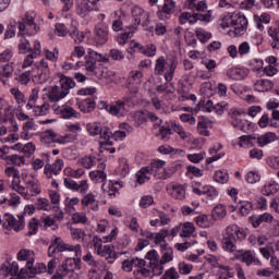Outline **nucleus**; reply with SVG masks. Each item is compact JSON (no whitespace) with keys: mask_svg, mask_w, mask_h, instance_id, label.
<instances>
[{"mask_svg":"<svg viewBox=\"0 0 279 279\" xmlns=\"http://www.w3.org/2000/svg\"><path fill=\"white\" fill-rule=\"evenodd\" d=\"M62 252H74L75 256H82V245H71L65 243L62 238L52 235L50 240V246L48 247V256L52 258L48 262L46 266V271L49 276L56 274V269L58 267V263L62 258Z\"/></svg>","mask_w":279,"mask_h":279,"instance_id":"1","label":"nucleus"},{"mask_svg":"<svg viewBox=\"0 0 279 279\" xmlns=\"http://www.w3.org/2000/svg\"><path fill=\"white\" fill-rule=\"evenodd\" d=\"M63 185L65 186V189H69V191H73L74 193H80V195H84V197L81 199L83 208H88L94 213H97V210H99V201H97V196L93 194V192L88 193V190L90 189L88 180L85 179L76 182L71 178H65L63 180Z\"/></svg>","mask_w":279,"mask_h":279,"instance_id":"2","label":"nucleus"},{"mask_svg":"<svg viewBox=\"0 0 279 279\" xmlns=\"http://www.w3.org/2000/svg\"><path fill=\"white\" fill-rule=\"evenodd\" d=\"M50 70L47 60L41 59L39 62H35L32 70L21 73L16 80L22 86H27L32 81L35 84H45L49 80Z\"/></svg>","mask_w":279,"mask_h":279,"instance_id":"3","label":"nucleus"},{"mask_svg":"<svg viewBox=\"0 0 279 279\" xmlns=\"http://www.w3.org/2000/svg\"><path fill=\"white\" fill-rule=\"evenodd\" d=\"M134 106L132 97L126 96L113 104L108 105V102H100V108L112 114L113 117H125L130 112V108Z\"/></svg>","mask_w":279,"mask_h":279,"instance_id":"4","label":"nucleus"},{"mask_svg":"<svg viewBox=\"0 0 279 279\" xmlns=\"http://www.w3.org/2000/svg\"><path fill=\"white\" fill-rule=\"evenodd\" d=\"M178 69V61H167L165 57H159L155 61V74L163 75L166 82H172L173 75Z\"/></svg>","mask_w":279,"mask_h":279,"instance_id":"5","label":"nucleus"},{"mask_svg":"<svg viewBox=\"0 0 279 279\" xmlns=\"http://www.w3.org/2000/svg\"><path fill=\"white\" fill-rule=\"evenodd\" d=\"M76 140L77 136L74 134L57 135L53 130H48L40 134V143H43V145H53V143L66 145L69 143H74Z\"/></svg>","mask_w":279,"mask_h":279,"instance_id":"6","label":"nucleus"},{"mask_svg":"<svg viewBox=\"0 0 279 279\" xmlns=\"http://www.w3.org/2000/svg\"><path fill=\"white\" fill-rule=\"evenodd\" d=\"M99 0H76L75 12L81 19H88L90 12H99Z\"/></svg>","mask_w":279,"mask_h":279,"instance_id":"7","label":"nucleus"},{"mask_svg":"<svg viewBox=\"0 0 279 279\" xmlns=\"http://www.w3.org/2000/svg\"><path fill=\"white\" fill-rule=\"evenodd\" d=\"M94 250L98 256L105 257L108 263H114L117 258V253L112 250L110 244L104 245V240L101 238L95 236L93 239Z\"/></svg>","mask_w":279,"mask_h":279,"instance_id":"8","label":"nucleus"},{"mask_svg":"<svg viewBox=\"0 0 279 279\" xmlns=\"http://www.w3.org/2000/svg\"><path fill=\"white\" fill-rule=\"evenodd\" d=\"M97 62H106V59L104 54L93 50L88 49L87 54L85 56V61H83V65L88 73H94V75L97 73Z\"/></svg>","mask_w":279,"mask_h":279,"instance_id":"9","label":"nucleus"},{"mask_svg":"<svg viewBox=\"0 0 279 279\" xmlns=\"http://www.w3.org/2000/svg\"><path fill=\"white\" fill-rule=\"evenodd\" d=\"M141 84H143V72L138 70L131 71L125 84L130 95H138V90H141Z\"/></svg>","mask_w":279,"mask_h":279,"instance_id":"10","label":"nucleus"},{"mask_svg":"<svg viewBox=\"0 0 279 279\" xmlns=\"http://www.w3.org/2000/svg\"><path fill=\"white\" fill-rule=\"evenodd\" d=\"M72 100H69L64 105L60 106L58 104H53L51 109L54 114H60L61 119H77L80 117V113L71 107Z\"/></svg>","mask_w":279,"mask_h":279,"instance_id":"11","label":"nucleus"},{"mask_svg":"<svg viewBox=\"0 0 279 279\" xmlns=\"http://www.w3.org/2000/svg\"><path fill=\"white\" fill-rule=\"evenodd\" d=\"M231 117V123L233 128L236 130H240L241 132H250L251 124L247 120L243 118V112L236 110V109H231L229 112Z\"/></svg>","mask_w":279,"mask_h":279,"instance_id":"12","label":"nucleus"},{"mask_svg":"<svg viewBox=\"0 0 279 279\" xmlns=\"http://www.w3.org/2000/svg\"><path fill=\"white\" fill-rule=\"evenodd\" d=\"M81 256L76 257H68L60 267V274L62 276H69L70 274H73L75 270L82 269V258Z\"/></svg>","mask_w":279,"mask_h":279,"instance_id":"13","label":"nucleus"},{"mask_svg":"<svg viewBox=\"0 0 279 279\" xmlns=\"http://www.w3.org/2000/svg\"><path fill=\"white\" fill-rule=\"evenodd\" d=\"M100 140V149H106L109 151V154H114L117 149L112 148L113 142H112V131H110V128L102 126V130L99 133Z\"/></svg>","mask_w":279,"mask_h":279,"instance_id":"14","label":"nucleus"},{"mask_svg":"<svg viewBox=\"0 0 279 279\" xmlns=\"http://www.w3.org/2000/svg\"><path fill=\"white\" fill-rule=\"evenodd\" d=\"M4 221L8 222L9 228L14 230V232H21V230L25 229V215L14 216L12 214H5Z\"/></svg>","mask_w":279,"mask_h":279,"instance_id":"15","label":"nucleus"},{"mask_svg":"<svg viewBox=\"0 0 279 279\" xmlns=\"http://www.w3.org/2000/svg\"><path fill=\"white\" fill-rule=\"evenodd\" d=\"M62 169H64V160L56 159L53 163H46L44 168V175L51 180L53 175H60L62 173Z\"/></svg>","mask_w":279,"mask_h":279,"instance_id":"16","label":"nucleus"},{"mask_svg":"<svg viewBox=\"0 0 279 279\" xmlns=\"http://www.w3.org/2000/svg\"><path fill=\"white\" fill-rule=\"evenodd\" d=\"M247 233L243 228H240L236 225H230L226 228L225 239H231L233 241H245Z\"/></svg>","mask_w":279,"mask_h":279,"instance_id":"17","label":"nucleus"},{"mask_svg":"<svg viewBox=\"0 0 279 279\" xmlns=\"http://www.w3.org/2000/svg\"><path fill=\"white\" fill-rule=\"evenodd\" d=\"M16 258L20 263H26V270L32 269V265L36 263V254L29 248H21L16 254Z\"/></svg>","mask_w":279,"mask_h":279,"instance_id":"18","label":"nucleus"},{"mask_svg":"<svg viewBox=\"0 0 279 279\" xmlns=\"http://www.w3.org/2000/svg\"><path fill=\"white\" fill-rule=\"evenodd\" d=\"M233 29L236 36H243L247 29V19L240 12H233Z\"/></svg>","mask_w":279,"mask_h":279,"instance_id":"19","label":"nucleus"},{"mask_svg":"<svg viewBox=\"0 0 279 279\" xmlns=\"http://www.w3.org/2000/svg\"><path fill=\"white\" fill-rule=\"evenodd\" d=\"M228 80H233V82H241L250 75V70L247 68L232 66L226 72Z\"/></svg>","mask_w":279,"mask_h":279,"instance_id":"20","label":"nucleus"},{"mask_svg":"<svg viewBox=\"0 0 279 279\" xmlns=\"http://www.w3.org/2000/svg\"><path fill=\"white\" fill-rule=\"evenodd\" d=\"M132 16L134 19L135 25H142L145 27L149 25V13L141 7H133Z\"/></svg>","mask_w":279,"mask_h":279,"instance_id":"21","label":"nucleus"},{"mask_svg":"<svg viewBox=\"0 0 279 279\" xmlns=\"http://www.w3.org/2000/svg\"><path fill=\"white\" fill-rule=\"evenodd\" d=\"M17 36H36L40 32V26H37L36 23L25 24L23 22H17Z\"/></svg>","mask_w":279,"mask_h":279,"instance_id":"22","label":"nucleus"},{"mask_svg":"<svg viewBox=\"0 0 279 279\" xmlns=\"http://www.w3.org/2000/svg\"><path fill=\"white\" fill-rule=\"evenodd\" d=\"M123 189L122 181H109V184L102 183L101 191L102 193H107L109 197H117L119 195V191Z\"/></svg>","mask_w":279,"mask_h":279,"instance_id":"23","label":"nucleus"},{"mask_svg":"<svg viewBox=\"0 0 279 279\" xmlns=\"http://www.w3.org/2000/svg\"><path fill=\"white\" fill-rule=\"evenodd\" d=\"M192 192L195 195H205L208 199H217L219 197V191L213 185H204L202 189L193 187Z\"/></svg>","mask_w":279,"mask_h":279,"instance_id":"24","label":"nucleus"},{"mask_svg":"<svg viewBox=\"0 0 279 279\" xmlns=\"http://www.w3.org/2000/svg\"><path fill=\"white\" fill-rule=\"evenodd\" d=\"M167 192L171 197H174V199H184V197H186V189L179 183H170L167 187Z\"/></svg>","mask_w":279,"mask_h":279,"instance_id":"25","label":"nucleus"},{"mask_svg":"<svg viewBox=\"0 0 279 279\" xmlns=\"http://www.w3.org/2000/svg\"><path fill=\"white\" fill-rule=\"evenodd\" d=\"M95 43L99 47H104L108 43V26L106 24H99L96 27Z\"/></svg>","mask_w":279,"mask_h":279,"instance_id":"26","label":"nucleus"},{"mask_svg":"<svg viewBox=\"0 0 279 279\" xmlns=\"http://www.w3.org/2000/svg\"><path fill=\"white\" fill-rule=\"evenodd\" d=\"M165 167H167V161L162 159H154L150 165L146 167V169H148L150 175H154V178H159Z\"/></svg>","mask_w":279,"mask_h":279,"instance_id":"27","label":"nucleus"},{"mask_svg":"<svg viewBox=\"0 0 279 279\" xmlns=\"http://www.w3.org/2000/svg\"><path fill=\"white\" fill-rule=\"evenodd\" d=\"M47 97L50 101L56 104L57 101H60V99H64L66 93L62 90L60 85H54L48 88Z\"/></svg>","mask_w":279,"mask_h":279,"instance_id":"28","label":"nucleus"},{"mask_svg":"<svg viewBox=\"0 0 279 279\" xmlns=\"http://www.w3.org/2000/svg\"><path fill=\"white\" fill-rule=\"evenodd\" d=\"M36 122L32 118L23 124V131L20 134L21 138H23V141H29V138L34 136V132H36Z\"/></svg>","mask_w":279,"mask_h":279,"instance_id":"29","label":"nucleus"},{"mask_svg":"<svg viewBox=\"0 0 279 279\" xmlns=\"http://www.w3.org/2000/svg\"><path fill=\"white\" fill-rule=\"evenodd\" d=\"M134 267H145V259L133 257L131 259H125L122 262L121 269L130 274Z\"/></svg>","mask_w":279,"mask_h":279,"instance_id":"30","label":"nucleus"},{"mask_svg":"<svg viewBox=\"0 0 279 279\" xmlns=\"http://www.w3.org/2000/svg\"><path fill=\"white\" fill-rule=\"evenodd\" d=\"M278 136L274 132H266L262 135L255 137V143L258 147H266V145H270V143L276 142Z\"/></svg>","mask_w":279,"mask_h":279,"instance_id":"31","label":"nucleus"},{"mask_svg":"<svg viewBox=\"0 0 279 279\" xmlns=\"http://www.w3.org/2000/svg\"><path fill=\"white\" fill-rule=\"evenodd\" d=\"M236 258H241L242 263H245L247 267L254 263V265L262 266L263 264L258 258H255V256L252 254V251H239V254L236 255Z\"/></svg>","mask_w":279,"mask_h":279,"instance_id":"32","label":"nucleus"},{"mask_svg":"<svg viewBox=\"0 0 279 279\" xmlns=\"http://www.w3.org/2000/svg\"><path fill=\"white\" fill-rule=\"evenodd\" d=\"M9 189H11V191H15L23 197H29V193H27L25 186L21 184V174L12 179V181L9 184Z\"/></svg>","mask_w":279,"mask_h":279,"instance_id":"33","label":"nucleus"},{"mask_svg":"<svg viewBox=\"0 0 279 279\" xmlns=\"http://www.w3.org/2000/svg\"><path fill=\"white\" fill-rule=\"evenodd\" d=\"M95 75L96 77H98V80L105 82V84H110L114 80V72L106 68H99L98 70H96Z\"/></svg>","mask_w":279,"mask_h":279,"instance_id":"34","label":"nucleus"},{"mask_svg":"<svg viewBox=\"0 0 279 279\" xmlns=\"http://www.w3.org/2000/svg\"><path fill=\"white\" fill-rule=\"evenodd\" d=\"M59 86L65 93V95H69V93H71V90L75 88V81L64 74H61L59 80Z\"/></svg>","mask_w":279,"mask_h":279,"instance_id":"35","label":"nucleus"},{"mask_svg":"<svg viewBox=\"0 0 279 279\" xmlns=\"http://www.w3.org/2000/svg\"><path fill=\"white\" fill-rule=\"evenodd\" d=\"M179 101H197V97L194 94H191V89L186 85H181L178 90Z\"/></svg>","mask_w":279,"mask_h":279,"instance_id":"36","label":"nucleus"},{"mask_svg":"<svg viewBox=\"0 0 279 279\" xmlns=\"http://www.w3.org/2000/svg\"><path fill=\"white\" fill-rule=\"evenodd\" d=\"M274 88V82L270 80H257L254 84V89L257 90V93H269Z\"/></svg>","mask_w":279,"mask_h":279,"instance_id":"37","label":"nucleus"},{"mask_svg":"<svg viewBox=\"0 0 279 279\" xmlns=\"http://www.w3.org/2000/svg\"><path fill=\"white\" fill-rule=\"evenodd\" d=\"M174 12H175V1L165 0L162 11L158 13V16L161 21H163V19H167L165 14H167L168 16H171V14H173Z\"/></svg>","mask_w":279,"mask_h":279,"instance_id":"38","label":"nucleus"},{"mask_svg":"<svg viewBox=\"0 0 279 279\" xmlns=\"http://www.w3.org/2000/svg\"><path fill=\"white\" fill-rule=\"evenodd\" d=\"M220 149H221V144H217L216 146L209 148L210 157L206 159L207 165H213V162H217V160H221V158H223L225 154L219 153Z\"/></svg>","mask_w":279,"mask_h":279,"instance_id":"39","label":"nucleus"},{"mask_svg":"<svg viewBox=\"0 0 279 279\" xmlns=\"http://www.w3.org/2000/svg\"><path fill=\"white\" fill-rule=\"evenodd\" d=\"M63 204L65 213L68 215H73L74 213H77L75 207L80 204V197H66Z\"/></svg>","mask_w":279,"mask_h":279,"instance_id":"40","label":"nucleus"},{"mask_svg":"<svg viewBox=\"0 0 279 279\" xmlns=\"http://www.w3.org/2000/svg\"><path fill=\"white\" fill-rule=\"evenodd\" d=\"M210 125H213V121L207 118H201L197 124L198 134H201V136H210V131H208Z\"/></svg>","mask_w":279,"mask_h":279,"instance_id":"41","label":"nucleus"},{"mask_svg":"<svg viewBox=\"0 0 279 279\" xmlns=\"http://www.w3.org/2000/svg\"><path fill=\"white\" fill-rule=\"evenodd\" d=\"M134 32H136V24L129 26V31L117 36L118 45H126L128 40L134 36Z\"/></svg>","mask_w":279,"mask_h":279,"instance_id":"42","label":"nucleus"},{"mask_svg":"<svg viewBox=\"0 0 279 279\" xmlns=\"http://www.w3.org/2000/svg\"><path fill=\"white\" fill-rule=\"evenodd\" d=\"M161 264L167 265V263H171V260H173V248H171L169 244H161Z\"/></svg>","mask_w":279,"mask_h":279,"instance_id":"43","label":"nucleus"},{"mask_svg":"<svg viewBox=\"0 0 279 279\" xmlns=\"http://www.w3.org/2000/svg\"><path fill=\"white\" fill-rule=\"evenodd\" d=\"M77 106L81 112H93V110H95V100H93V98H87L77 102Z\"/></svg>","mask_w":279,"mask_h":279,"instance_id":"44","label":"nucleus"},{"mask_svg":"<svg viewBox=\"0 0 279 279\" xmlns=\"http://www.w3.org/2000/svg\"><path fill=\"white\" fill-rule=\"evenodd\" d=\"M2 271H4L5 276H19V263H4L2 266Z\"/></svg>","mask_w":279,"mask_h":279,"instance_id":"45","label":"nucleus"},{"mask_svg":"<svg viewBox=\"0 0 279 279\" xmlns=\"http://www.w3.org/2000/svg\"><path fill=\"white\" fill-rule=\"evenodd\" d=\"M84 173H86V170H84L83 168H78L75 170L71 167H66L63 170V174L66 178H74L75 180H80V178H82V175H84Z\"/></svg>","mask_w":279,"mask_h":279,"instance_id":"46","label":"nucleus"},{"mask_svg":"<svg viewBox=\"0 0 279 279\" xmlns=\"http://www.w3.org/2000/svg\"><path fill=\"white\" fill-rule=\"evenodd\" d=\"M44 60H46L47 64L50 62H58V58L60 57V50L58 48H53V50H49V48L44 49ZM49 60V61H48Z\"/></svg>","mask_w":279,"mask_h":279,"instance_id":"47","label":"nucleus"},{"mask_svg":"<svg viewBox=\"0 0 279 279\" xmlns=\"http://www.w3.org/2000/svg\"><path fill=\"white\" fill-rule=\"evenodd\" d=\"M279 191L278 183L276 181H268L262 187V193L264 195H276V192Z\"/></svg>","mask_w":279,"mask_h":279,"instance_id":"48","label":"nucleus"},{"mask_svg":"<svg viewBox=\"0 0 279 279\" xmlns=\"http://www.w3.org/2000/svg\"><path fill=\"white\" fill-rule=\"evenodd\" d=\"M254 143H256V137L252 135H242L239 138V147H243L244 149H250V147H254Z\"/></svg>","mask_w":279,"mask_h":279,"instance_id":"49","label":"nucleus"},{"mask_svg":"<svg viewBox=\"0 0 279 279\" xmlns=\"http://www.w3.org/2000/svg\"><path fill=\"white\" fill-rule=\"evenodd\" d=\"M233 21L234 13H227L218 21V25H220L222 29H228L229 27H233Z\"/></svg>","mask_w":279,"mask_h":279,"instance_id":"50","label":"nucleus"},{"mask_svg":"<svg viewBox=\"0 0 279 279\" xmlns=\"http://www.w3.org/2000/svg\"><path fill=\"white\" fill-rule=\"evenodd\" d=\"M25 186L33 195H40V193H43V186H40V181L38 180L27 182Z\"/></svg>","mask_w":279,"mask_h":279,"instance_id":"51","label":"nucleus"},{"mask_svg":"<svg viewBox=\"0 0 279 279\" xmlns=\"http://www.w3.org/2000/svg\"><path fill=\"white\" fill-rule=\"evenodd\" d=\"M180 227H181L180 236L182 239H186V238L191 236V234H193V232H195V226L192 222L181 223Z\"/></svg>","mask_w":279,"mask_h":279,"instance_id":"52","label":"nucleus"},{"mask_svg":"<svg viewBox=\"0 0 279 279\" xmlns=\"http://www.w3.org/2000/svg\"><path fill=\"white\" fill-rule=\"evenodd\" d=\"M89 178L92 182L101 184L106 182V178H108V174H106V172L101 170H94L89 172Z\"/></svg>","mask_w":279,"mask_h":279,"instance_id":"53","label":"nucleus"},{"mask_svg":"<svg viewBox=\"0 0 279 279\" xmlns=\"http://www.w3.org/2000/svg\"><path fill=\"white\" fill-rule=\"evenodd\" d=\"M263 65H264L263 59H254L251 62V69L254 73H256L257 77H263V72L265 69V66H263Z\"/></svg>","mask_w":279,"mask_h":279,"instance_id":"54","label":"nucleus"},{"mask_svg":"<svg viewBox=\"0 0 279 279\" xmlns=\"http://www.w3.org/2000/svg\"><path fill=\"white\" fill-rule=\"evenodd\" d=\"M226 215H228V211L223 205L216 206L211 211V217L215 221L223 219Z\"/></svg>","mask_w":279,"mask_h":279,"instance_id":"55","label":"nucleus"},{"mask_svg":"<svg viewBox=\"0 0 279 279\" xmlns=\"http://www.w3.org/2000/svg\"><path fill=\"white\" fill-rule=\"evenodd\" d=\"M118 172L123 178H125V175H128V173H130V162L128 161V159L125 157H121L119 159Z\"/></svg>","mask_w":279,"mask_h":279,"instance_id":"56","label":"nucleus"},{"mask_svg":"<svg viewBox=\"0 0 279 279\" xmlns=\"http://www.w3.org/2000/svg\"><path fill=\"white\" fill-rule=\"evenodd\" d=\"M150 175L151 173L149 172L147 167H144L136 172V181L138 184H145V182H148Z\"/></svg>","mask_w":279,"mask_h":279,"instance_id":"57","label":"nucleus"},{"mask_svg":"<svg viewBox=\"0 0 279 279\" xmlns=\"http://www.w3.org/2000/svg\"><path fill=\"white\" fill-rule=\"evenodd\" d=\"M14 71V68H12V64H4L0 66V80L3 82V84H7L8 80H3V77H12V73Z\"/></svg>","mask_w":279,"mask_h":279,"instance_id":"58","label":"nucleus"},{"mask_svg":"<svg viewBox=\"0 0 279 279\" xmlns=\"http://www.w3.org/2000/svg\"><path fill=\"white\" fill-rule=\"evenodd\" d=\"M102 129L104 126H101V123L99 122H90V123H87L86 125V130L88 134H90V136L99 135Z\"/></svg>","mask_w":279,"mask_h":279,"instance_id":"59","label":"nucleus"},{"mask_svg":"<svg viewBox=\"0 0 279 279\" xmlns=\"http://www.w3.org/2000/svg\"><path fill=\"white\" fill-rule=\"evenodd\" d=\"M84 56H86V48L83 46H76L70 54V60L75 62L76 60H80V58H84Z\"/></svg>","mask_w":279,"mask_h":279,"instance_id":"60","label":"nucleus"},{"mask_svg":"<svg viewBox=\"0 0 279 279\" xmlns=\"http://www.w3.org/2000/svg\"><path fill=\"white\" fill-rule=\"evenodd\" d=\"M214 180L218 184H226L228 183V180H230V177L227 170H217L214 174Z\"/></svg>","mask_w":279,"mask_h":279,"instance_id":"61","label":"nucleus"},{"mask_svg":"<svg viewBox=\"0 0 279 279\" xmlns=\"http://www.w3.org/2000/svg\"><path fill=\"white\" fill-rule=\"evenodd\" d=\"M178 271L179 274H181V276H190V274H193V264H189L186 262H179Z\"/></svg>","mask_w":279,"mask_h":279,"instance_id":"62","label":"nucleus"},{"mask_svg":"<svg viewBox=\"0 0 279 279\" xmlns=\"http://www.w3.org/2000/svg\"><path fill=\"white\" fill-rule=\"evenodd\" d=\"M159 138L161 141H169V138H171V125H169V123H165L160 126Z\"/></svg>","mask_w":279,"mask_h":279,"instance_id":"63","label":"nucleus"},{"mask_svg":"<svg viewBox=\"0 0 279 279\" xmlns=\"http://www.w3.org/2000/svg\"><path fill=\"white\" fill-rule=\"evenodd\" d=\"M36 208H37V210H45L46 213H49V210H51L52 206H51V203L49 202V199L40 197L36 202Z\"/></svg>","mask_w":279,"mask_h":279,"instance_id":"64","label":"nucleus"}]
</instances>
